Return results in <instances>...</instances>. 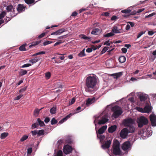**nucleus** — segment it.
<instances>
[{"mask_svg": "<svg viewBox=\"0 0 156 156\" xmlns=\"http://www.w3.org/2000/svg\"><path fill=\"white\" fill-rule=\"evenodd\" d=\"M92 49L91 48H88L86 50V51L88 53H90L92 52Z\"/></svg>", "mask_w": 156, "mask_h": 156, "instance_id": "obj_64", "label": "nucleus"}, {"mask_svg": "<svg viewBox=\"0 0 156 156\" xmlns=\"http://www.w3.org/2000/svg\"><path fill=\"white\" fill-rule=\"evenodd\" d=\"M119 61L121 63L124 62L126 60V58L124 56H121L119 58Z\"/></svg>", "mask_w": 156, "mask_h": 156, "instance_id": "obj_26", "label": "nucleus"}, {"mask_svg": "<svg viewBox=\"0 0 156 156\" xmlns=\"http://www.w3.org/2000/svg\"><path fill=\"white\" fill-rule=\"evenodd\" d=\"M112 32L113 33H120V31L117 27H114L113 28Z\"/></svg>", "mask_w": 156, "mask_h": 156, "instance_id": "obj_25", "label": "nucleus"}, {"mask_svg": "<svg viewBox=\"0 0 156 156\" xmlns=\"http://www.w3.org/2000/svg\"><path fill=\"white\" fill-rule=\"evenodd\" d=\"M101 32V30L99 28H95L93 29L91 32V34L94 35H98Z\"/></svg>", "mask_w": 156, "mask_h": 156, "instance_id": "obj_16", "label": "nucleus"}, {"mask_svg": "<svg viewBox=\"0 0 156 156\" xmlns=\"http://www.w3.org/2000/svg\"><path fill=\"white\" fill-rule=\"evenodd\" d=\"M9 135V133L7 132H4L1 134L0 136V138L4 139Z\"/></svg>", "mask_w": 156, "mask_h": 156, "instance_id": "obj_19", "label": "nucleus"}, {"mask_svg": "<svg viewBox=\"0 0 156 156\" xmlns=\"http://www.w3.org/2000/svg\"><path fill=\"white\" fill-rule=\"evenodd\" d=\"M85 50V49H84L78 54V55L79 57H82L85 56V54L84 53Z\"/></svg>", "mask_w": 156, "mask_h": 156, "instance_id": "obj_31", "label": "nucleus"}, {"mask_svg": "<svg viewBox=\"0 0 156 156\" xmlns=\"http://www.w3.org/2000/svg\"><path fill=\"white\" fill-rule=\"evenodd\" d=\"M131 11V10L129 9H125L124 10H122L121 11V12L123 13H129Z\"/></svg>", "mask_w": 156, "mask_h": 156, "instance_id": "obj_41", "label": "nucleus"}, {"mask_svg": "<svg viewBox=\"0 0 156 156\" xmlns=\"http://www.w3.org/2000/svg\"><path fill=\"white\" fill-rule=\"evenodd\" d=\"M81 108L80 107H78L76 109V113H78L81 111V110H80Z\"/></svg>", "mask_w": 156, "mask_h": 156, "instance_id": "obj_62", "label": "nucleus"}, {"mask_svg": "<svg viewBox=\"0 0 156 156\" xmlns=\"http://www.w3.org/2000/svg\"><path fill=\"white\" fill-rule=\"evenodd\" d=\"M122 51L124 53H126L127 51V49L125 48H122Z\"/></svg>", "mask_w": 156, "mask_h": 156, "instance_id": "obj_61", "label": "nucleus"}, {"mask_svg": "<svg viewBox=\"0 0 156 156\" xmlns=\"http://www.w3.org/2000/svg\"><path fill=\"white\" fill-rule=\"evenodd\" d=\"M27 73V71L26 70L21 69L20 72V75L22 76L26 74Z\"/></svg>", "mask_w": 156, "mask_h": 156, "instance_id": "obj_33", "label": "nucleus"}, {"mask_svg": "<svg viewBox=\"0 0 156 156\" xmlns=\"http://www.w3.org/2000/svg\"><path fill=\"white\" fill-rule=\"evenodd\" d=\"M138 96L141 101H144L147 98L148 95L143 93H138Z\"/></svg>", "mask_w": 156, "mask_h": 156, "instance_id": "obj_11", "label": "nucleus"}, {"mask_svg": "<svg viewBox=\"0 0 156 156\" xmlns=\"http://www.w3.org/2000/svg\"><path fill=\"white\" fill-rule=\"evenodd\" d=\"M152 107L149 104L147 105L144 108L139 107H137L135 108L138 111L144 113H149L151 112Z\"/></svg>", "mask_w": 156, "mask_h": 156, "instance_id": "obj_4", "label": "nucleus"}, {"mask_svg": "<svg viewBox=\"0 0 156 156\" xmlns=\"http://www.w3.org/2000/svg\"><path fill=\"white\" fill-rule=\"evenodd\" d=\"M73 114L72 113L69 114L64 118V119H65L66 121Z\"/></svg>", "mask_w": 156, "mask_h": 156, "instance_id": "obj_53", "label": "nucleus"}, {"mask_svg": "<svg viewBox=\"0 0 156 156\" xmlns=\"http://www.w3.org/2000/svg\"><path fill=\"white\" fill-rule=\"evenodd\" d=\"M128 133V129L126 128H124L121 131L120 135L121 138L125 139Z\"/></svg>", "mask_w": 156, "mask_h": 156, "instance_id": "obj_8", "label": "nucleus"}, {"mask_svg": "<svg viewBox=\"0 0 156 156\" xmlns=\"http://www.w3.org/2000/svg\"><path fill=\"white\" fill-rule=\"evenodd\" d=\"M57 156H63L62 152V151H58L57 154Z\"/></svg>", "mask_w": 156, "mask_h": 156, "instance_id": "obj_49", "label": "nucleus"}, {"mask_svg": "<svg viewBox=\"0 0 156 156\" xmlns=\"http://www.w3.org/2000/svg\"><path fill=\"white\" fill-rule=\"evenodd\" d=\"M40 42L41 41H37L34 43H32V44L30 45L29 47L30 48H32L33 47V46H35L39 44L40 43Z\"/></svg>", "mask_w": 156, "mask_h": 156, "instance_id": "obj_40", "label": "nucleus"}, {"mask_svg": "<svg viewBox=\"0 0 156 156\" xmlns=\"http://www.w3.org/2000/svg\"><path fill=\"white\" fill-rule=\"evenodd\" d=\"M117 126L114 125L109 127L108 129V131L109 133H112L114 132L116 129Z\"/></svg>", "mask_w": 156, "mask_h": 156, "instance_id": "obj_17", "label": "nucleus"}, {"mask_svg": "<svg viewBox=\"0 0 156 156\" xmlns=\"http://www.w3.org/2000/svg\"><path fill=\"white\" fill-rule=\"evenodd\" d=\"M75 98H73L72 99H71L69 101V105H71L74 103L75 102Z\"/></svg>", "mask_w": 156, "mask_h": 156, "instance_id": "obj_44", "label": "nucleus"}, {"mask_svg": "<svg viewBox=\"0 0 156 156\" xmlns=\"http://www.w3.org/2000/svg\"><path fill=\"white\" fill-rule=\"evenodd\" d=\"M114 34L112 33V32H111L109 33H107L106 34H105L104 35V36L105 37H108L114 35Z\"/></svg>", "mask_w": 156, "mask_h": 156, "instance_id": "obj_30", "label": "nucleus"}, {"mask_svg": "<svg viewBox=\"0 0 156 156\" xmlns=\"http://www.w3.org/2000/svg\"><path fill=\"white\" fill-rule=\"evenodd\" d=\"M142 132H143L142 134H141V136H144L146 137L148 136L151 135L152 134V132L151 131V129L150 128L148 129L145 132H144L143 131V130H142Z\"/></svg>", "mask_w": 156, "mask_h": 156, "instance_id": "obj_12", "label": "nucleus"}, {"mask_svg": "<svg viewBox=\"0 0 156 156\" xmlns=\"http://www.w3.org/2000/svg\"><path fill=\"white\" fill-rule=\"evenodd\" d=\"M111 143V141L110 140H108L105 144L102 145L101 147L104 149L108 148L110 147Z\"/></svg>", "mask_w": 156, "mask_h": 156, "instance_id": "obj_15", "label": "nucleus"}, {"mask_svg": "<svg viewBox=\"0 0 156 156\" xmlns=\"http://www.w3.org/2000/svg\"><path fill=\"white\" fill-rule=\"evenodd\" d=\"M26 3L28 4H31L33 3L34 0H24Z\"/></svg>", "mask_w": 156, "mask_h": 156, "instance_id": "obj_43", "label": "nucleus"}, {"mask_svg": "<svg viewBox=\"0 0 156 156\" xmlns=\"http://www.w3.org/2000/svg\"><path fill=\"white\" fill-rule=\"evenodd\" d=\"M73 114L72 113L69 114L64 118V119H65L66 121Z\"/></svg>", "mask_w": 156, "mask_h": 156, "instance_id": "obj_54", "label": "nucleus"}, {"mask_svg": "<svg viewBox=\"0 0 156 156\" xmlns=\"http://www.w3.org/2000/svg\"><path fill=\"white\" fill-rule=\"evenodd\" d=\"M138 126L140 127H142L143 125H146L148 123L147 119L144 116H141L139 118L137 119Z\"/></svg>", "mask_w": 156, "mask_h": 156, "instance_id": "obj_5", "label": "nucleus"}, {"mask_svg": "<svg viewBox=\"0 0 156 156\" xmlns=\"http://www.w3.org/2000/svg\"><path fill=\"white\" fill-rule=\"evenodd\" d=\"M51 76V74L50 72H48L45 73V76L46 79H48Z\"/></svg>", "mask_w": 156, "mask_h": 156, "instance_id": "obj_38", "label": "nucleus"}, {"mask_svg": "<svg viewBox=\"0 0 156 156\" xmlns=\"http://www.w3.org/2000/svg\"><path fill=\"white\" fill-rule=\"evenodd\" d=\"M32 150L31 148H29L27 149V156H30V154L32 152Z\"/></svg>", "mask_w": 156, "mask_h": 156, "instance_id": "obj_37", "label": "nucleus"}, {"mask_svg": "<svg viewBox=\"0 0 156 156\" xmlns=\"http://www.w3.org/2000/svg\"><path fill=\"white\" fill-rule=\"evenodd\" d=\"M17 10L19 12H21L24 10V7L23 5H18Z\"/></svg>", "mask_w": 156, "mask_h": 156, "instance_id": "obj_20", "label": "nucleus"}, {"mask_svg": "<svg viewBox=\"0 0 156 156\" xmlns=\"http://www.w3.org/2000/svg\"><path fill=\"white\" fill-rule=\"evenodd\" d=\"M112 110L113 112L112 116L115 118H118L122 113V108L117 106L113 107L112 108Z\"/></svg>", "mask_w": 156, "mask_h": 156, "instance_id": "obj_3", "label": "nucleus"}, {"mask_svg": "<svg viewBox=\"0 0 156 156\" xmlns=\"http://www.w3.org/2000/svg\"><path fill=\"white\" fill-rule=\"evenodd\" d=\"M122 72H120L118 73H116L112 74L114 78L117 79L120 77L122 75Z\"/></svg>", "mask_w": 156, "mask_h": 156, "instance_id": "obj_22", "label": "nucleus"}, {"mask_svg": "<svg viewBox=\"0 0 156 156\" xmlns=\"http://www.w3.org/2000/svg\"><path fill=\"white\" fill-rule=\"evenodd\" d=\"M57 122V121L55 118H53L51 121V125H53L56 123Z\"/></svg>", "mask_w": 156, "mask_h": 156, "instance_id": "obj_45", "label": "nucleus"}, {"mask_svg": "<svg viewBox=\"0 0 156 156\" xmlns=\"http://www.w3.org/2000/svg\"><path fill=\"white\" fill-rule=\"evenodd\" d=\"M28 137V136L27 135H24L22 136L20 139V142H23L25 140H27Z\"/></svg>", "mask_w": 156, "mask_h": 156, "instance_id": "obj_23", "label": "nucleus"}, {"mask_svg": "<svg viewBox=\"0 0 156 156\" xmlns=\"http://www.w3.org/2000/svg\"><path fill=\"white\" fill-rule=\"evenodd\" d=\"M95 101V98H89L86 100V105L87 106H88L94 102Z\"/></svg>", "mask_w": 156, "mask_h": 156, "instance_id": "obj_14", "label": "nucleus"}, {"mask_svg": "<svg viewBox=\"0 0 156 156\" xmlns=\"http://www.w3.org/2000/svg\"><path fill=\"white\" fill-rule=\"evenodd\" d=\"M62 43V41L61 40H59L58 42H56L54 44V46H56L59 45V44H61Z\"/></svg>", "mask_w": 156, "mask_h": 156, "instance_id": "obj_57", "label": "nucleus"}, {"mask_svg": "<svg viewBox=\"0 0 156 156\" xmlns=\"http://www.w3.org/2000/svg\"><path fill=\"white\" fill-rule=\"evenodd\" d=\"M59 32V35L62 34V33L66 31V29L64 28L58 30Z\"/></svg>", "mask_w": 156, "mask_h": 156, "instance_id": "obj_47", "label": "nucleus"}, {"mask_svg": "<svg viewBox=\"0 0 156 156\" xmlns=\"http://www.w3.org/2000/svg\"><path fill=\"white\" fill-rule=\"evenodd\" d=\"M43 108H42L40 109H38L37 108L35 109L34 112V115L36 117L39 114V112Z\"/></svg>", "mask_w": 156, "mask_h": 156, "instance_id": "obj_24", "label": "nucleus"}, {"mask_svg": "<svg viewBox=\"0 0 156 156\" xmlns=\"http://www.w3.org/2000/svg\"><path fill=\"white\" fill-rule=\"evenodd\" d=\"M97 137L100 140L101 142L103 141L105 138L104 136L101 135V134L99 135V134H97Z\"/></svg>", "mask_w": 156, "mask_h": 156, "instance_id": "obj_27", "label": "nucleus"}, {"mask_svg": "<svg viewBox=\"0 0 156 156\" xmlns=\"http://www.w3.org/2000/svg\"><path fill=\"white\" fill-rule=\"evenodd\" d=\"M13 9V7L12 5H10L7 7L6 10L8 12L12 11V10Z\"/></svg>", "mask_w": 156, "mask_h": 156, "instance_id": "obj_36", "label": "nucleus"}, {"mask_svg": "<svg viewBox=\"0 0 156 156\" xmlns=\"http://www.w3.org/2000/svg\"><path fill=\"white\" fill-rule=\"evenodd\" d=\"M122 147L124 151H128L130 150L131 148L130 143L129 141H126L123 143Z\"/></svg>", "mask_w": 156, "mask_h": 156, "instance_id": "obj_7", "label": "nucleus"}, {"mask_svg": "<svg viewBox=\"0 0 156 156\" xmlns=\"http://www.w3.org/2000/svg\"><path fill=\"white\" fill-rule=\"evenodd\" d=\"M72 150L71 147L68 145H66L64 146L63 151L64 153L67 154L70 153Z\"/></svg>", "mask_w": 156, "mask_h": 156, "instance_id": "obj_10", "label": "nucleus"}, {"mask_svg": "<svg viewBox=\"0 0 156 156\" xmlns=\"http://www.w3.org/2000/svg\"><path fill=\"white\" fill-rule=\"evenodd\" d=\"M134 122V120L130 118H128L123 120L122 123L125 126H128L133 124Z\"/></svg>", "mask_w": 156, "mask_h": 156, "instance_id": "obj_6", "label": "nucleus"}, {"mask_svg": "<svg viewBox=\"0 0 156 156\" xmlns=\"http://www.w3.org/2000/svg\"><path fill=\"white\" fill-rule=\"evenodd\" d=\"M23 95L22 94H20L17 96V97H15L14 98V100H19L21 98L23 97Z\"/></svg>", "mask_w": 156, "mask_h": 156, "instance_id": "obj_51", "label": "nucleus"}, {"mask_svg": "<svg viewBox=\"0 0 156 156\" xmlns=\"http://www.w3.org/2000/svg\"><path fill=\"white\" fill-rule=\"evenodd\" d=\"M37 121L40 126H43L45 125L44 122L40 119H37Z\"/></svg>", "mask_w": 156, "mask_h": 156, "instance_id": "obj_29", "label": "nucleus"}, {"mask_svg": "<svg viewBox=\"0 0 156 156\" xmlns=\"http://www.w3.org/2000/svg\"><path fill=\"white\" fill-rule=\"evenodd\" d=\"M97 83V78L94 76H88L86 80V91L93 93L92 89L95 87Z\"/></svg>", "mask_w": 156, "mask_h": 156, "instance_id": "obj_1", "label": "nucleus"}, {"mask_svg": "<svg viewBox=\"0 0 156 156\" xmlns=\"http://www.w3.org/2000/svg\"><path fill=\"white\" fill-rule=\"evenodd\" d=\"M46 34V33H43L38 36V38H41L44 37Z\"/></svg>", "mask_w": 156, "mask_h": 156, "instance_id": "obj_59", "label": "nucleus"}, {"mask_svg": "<svg viewBox=\"0 0 156 156\" xmlns=\"http://www.w3.org/2000/svg\"><path fill=\"white\" fill-rule=\"evenodd\" d=\"M56 111V108L55 107H53L51 108L50 110V112L51 114H53L55 113Z\"/></svg>", "mask_w": 156, "mask_h": 156, "instance_id": "obj_34", "label": "nucleus"}, {"mask_svg": "<svg viewBox=\"0 0 156 156\" xmlns=\"http://www.w3.org/2000/svg\"><path fill=\"white\" fill-rule=\"evenodd\" d=\"M59 35L58 30L51 34V35Z\"/></svg>", "mask_w": 156, "mask_h": 156, "instance_id": "obj_58", "label": "nucleus"}, {"mask_svg": "<svg viewBox=\"0 0 156 156\" xmlns=\"http://www.w3.org/2000/svg\"><path fill=\"white\" fill-rule=\"evenodd\" d=\"M145 33V32L144 31H142L140 32L137 36V38H139L143 34H144Z\"/></svg>", "mask_w": 156, "mask_h": 156, "instance_id": "obj_50", "label": "nucleus"}, {"mask_svg": "<svg viewBox=\"0 0 156 156\" xmlns=\"http://www.w3.org/2000/svg\"><path fill=\"white\" fill-rule=\"evenodd\" d=\"M44 131L43 130H41L39 131L37 133V135L40 136L42 135H44Z\"/></svg>", "mask_w": 156, "mask_h": 156, "instance_id": "obj_42", "label": "nucleus"}, {"mask_svg": "<svg viewBox=\"0 0 156 156\" xmlns=\"http://www.w3.org/2000/svg\"><path fill=\"white\" fill-rule=\"evenodd\" d=\"M53 42L52 41H46L44 42L43 43V45L44 46H46L47 45H48L49 44L52 43Z\"/></svg>", "mask_w": 156, "mask_h": 156, "instance_id": "obj_48", "label": "nucleus"}, {"mask_svg": "<svg viewBox=\"0 0 156 156\" xmlns=\"http://www.w3.org/2000/svg\"><path fill=\"white\" fill-rule=\"evenodd\" d=\"M107 126H104L99 129L98 131H96L97 134L101 135L103 133L107 128Z\"/></svg>", "mask_w": 156, "mask_h": 156, "instance_id": "obj_13", "label": "nucleus"}, {"mask_svg": "<svg viewBox=\"0 0 156 156\" xmlns=\"http://www.w3.org/2000/svg\"><path fill=\"white\" fill-rule=\"evenodd\" d=\"M109 48L108 47H105L101 52V53L103 54L106 52L108 49Z\"/></svg>", "mask_w": 156, "mask_h": 156, "instance_id": "obj_39", "label": "nucleus"}, {"mask_svg": "<svg viewBox=\"0 0 156 156\" xmlns=\"http://www.w3.org/2000/svg\"><path fill=\"white\" fill-rule=\"evenodd\" d=\"M39 60L37 58H35L34 59L30 60L29 62L33 64L36 63Z\"/></svg>", "mask_w": 156, "mask_h": 156, "instance_id": "obj_35", "label": "nucleus"}, {"mask_svg": "<svg viewBox=\"0 0 156 156\" xmlns=\"http://www.w3.org/2000/svg\"><path fill=\"white\" fill-rule=\"evenodd\" d=\"M128 23H129V24L130 25V26L131 27H133L134 25V23L133 22H129Z\"/></svg>", "mask_w": 156, "mask_h": 156, "instance_id": "obj_63", "label": "nucleus"}, {"mask_svg": "<svg viewBox=\"0 0 156 156\" xmlns=\"http://www.w3.org/2000/svg\"><path fill=\"white\" fill-rule=\"evenodd\" d=\"M6 15V12L3 11L0 14V19L3 18Z\"/></svg>", "mask_w": 156, "mask_h": 156, "instance_id": "obj_46", "label": "nucleus"}, {"mask_svg": "<svg viewBox=\"0 0 156 156\" xmlns=\"http://www.w3.org/2000/svg\"><path fill=\"white\" fill-rule=\"evenodd\" d=\"M31 133L33 136L36 135L37 134V131L36 130L31 131Z\"/></svg>", "mask_w": 156, "mask_h": 156, "instance_id": "obj_60", "label": "nucleus"}, {"mask_svg": "<svg viewBox=\"0 0 156 156\" xmlns=\"http://www.w3.org/2000/svg\"><path fill=\"white\" fill-rule=\"evenodd\" d=\"M31 65L30 64H29V63L26 64H24L22 66V68H25V67H29V66H31Z\"/></svg>", "mask_w": 156, "mask_h": 156, "instance_id": "obj_55", "label": "nucleus"}, {"mask_svg": "<svg viewBox=\"0 0 156 156\" xmlns=\"http://www.w3.org/2000/svg\"><path fill=\"white\" fill-rule=\"evenodd\" d=\"M108 115L106 111H105L100 115L95 116L94 123L96 126V123L99 125H101L104 124L108 122Z\"/></svg>", "mask_w": 156, "mask_h": 156, "instance_id": "obj_2", "label": "nucleus"}, {"mask_svg": "<svg viewBox=\"0 0 156 156\" xmlns=\"http://www.w3.org/2000/svg\"><path fill=\"white\" fill-rule=\"evenodd\" d=\"M80 37L85 40H88L90 39V37H87L83 34L80 35Z\"/></svg>", "mask_w": 156, "mask_h": 156, "instance_id": "obj_32", "label": "nucleus"}, {"mask_svg": "<svg viewBox=\"0 0 156 156\" xmlns=\"http://www.w3.org/2000/svg\"><path fill=\"white\" fill-rule=\"evenodd\" d=\"M129 129H128V132L129 133H133L134 132L135 130V129L133 125H131L130 126H128Z\"/></svg>", "mask_w": 156, "mask_h": 156, "instance_id": "obj_18", "label": "nucleus"}, {"mask_svg": "<svg viewBox=\"0 0 156 156\" xmlns=\"http://www.w3.org/2000/svg\"><path fill=\"white\" fill-rule=\"evenodd\" d=\"M151 124L153 126H156V115L152 113L150 116Z\"/></svg>", "mask_w": 156, "mask_h": 156, "instance_id": "obj_9", "label": "nucleus"}, {"mask_svg": "<svg viewBox=\"0 0 156 156\" xmlns=\"http://www.w3.org/2000/svg\"><path fill=\"white\" fill-rule=\"evenodd\" d=\"M134 95V93L133 92L131 93L128 96V97H129L130 96H131V97L129 98V100L132 102H133L134 101V98L133 97Z\"/></svg>", "mask_w": 156, "mask_h": 156, "instance_id": "obj_21", "label": "nucleus"}, {"mask_svg": "<svg viewBox=\"0 0 156 156\" xmlns=\"http://www.w3.org/2000/svg\"><path fill=\"white\" fill-rule=\"evenodd\" d=\"M110 41L109 40H108L105 41L104 43V45H106L107 46L110 45Z\"/></svg>", "mask_w": 156, "mask_h": 156, "instance_id": "obj_56", "label": "nucleus"}, {"mask_svg": "<svg viewBox=\"0 0 156 156\" xmlns=\"http://www.w3.org/2000/svg\"><path fill=\"white\" fill-rule=\"evenodd\" d=\"M38 126V125L37 123H34L32 125V127L33 128H35Z\"/></svg>", "mask_w": 156, "mask_h": 156, "instance_id": "obj_52", "label": "nucleus"}, {"mask_svg": "<svg viewBox=\"0 0 156 156\" xmlns=\"http://www.w3.org/2000/svg\"><path fill=\"white\" fill-rule=\"evenodd\" d=\"M27 44H25L21 46H20L19 48V50L20 51H25L26 50V49L25 48V47L26 46Z\"/></svg>", "mask_w": 156, "mask_h": 156, "instance_id": "obj_28", "label": "nucleus"}]
</instances>
